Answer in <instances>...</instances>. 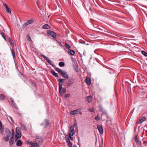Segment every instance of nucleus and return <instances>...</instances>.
<instances>
[{"mask_svg":"<svg viewBox=\"0 0 147 147\" xmlns=\"http://www.w3.org/2000/svg\"><path fill=\"white\" fill-rule=\"evenodd\" d=\"M50 123L49 121L48 120L46 119L44 121L43 123H41V125H43L45 128L47 127L49 125Z\"/></svg>","mask_w":147,"mask_h":147,"instance_id":"39448f33","label":"nucleus"},{"mask_svg":"<svg viewBox=\"0 0 147 147\" xmlns=\"http://www.w3.org/2000/svg\"><path fill=\"white\" fill-rule=\"evenodd\" d=\"M66 142L67 144L70 143V141L69 139V138H67L66 139Z\"/></svg>","mask_w":147,"mask_h":147,"instance_id":"473e14b6","label":"nucleus"},{"mask_svg":"<svg viewBox=\"0 0 147 147\" xmlns=\"http://www.w3.org/2000/svg\"><path fill=\"white\" fill-rule=\"evenodd\" d=\"M12 131L13 133L14 132V130L13 129H12Z\"/></svg>","mask_w":147,"mask_h":147,"instance_id":"5fc2aeb1","label":"nucleus"},{"mask_svg":"<svg viewBox=\"0 0 147 147\" xmlns=\"http://www.w3.org/2000/svg\"><path fill=\"white\" fill-rule=\"evenodd\" d=\"M57 43L60 46L62 47H63V42L62 43L61 42L58 41H57Z\"/></svg>","mask_w":147,"mask_h":147,"instance_id":"cd10ccee","label":"nucleus"},{"mask_svg":"<svg viewBox=\"0 0 147 147\" xmlns=\"http://www.w3.org/2000/svg\"><path fill=\"white\" fill-rule=\"evenodd\" d=\"M97 127L100 134H102L103 133V129L102 127L99 125H97Z\"/></svg>","mask_w":147,"mask_h":147,"instance_id":"6e6552de","label":"nucleus"},{"mask_svg":"<svg viewBox=\"0 0 147 147\" xmlns=\"http://www.w3.org/2000/svg\"><path fill=\"white\" fill-rule=\"evenodd\" d=\"M9 137L7 136L4 137L3 139V140L6 141H8L9 139Z\"/></svg>","mask_w":147,"mask_h":147,"instance_id":"7c9ffc66","label":"nucleus"},{"mask_svg":"<svg viewBox=\"0 0 147 147\" xmlns=\"http://www.w3.org/2000/svg\"><path fill=\"white\" fill-rule=\"evenodd\" d=\"M3 5L6 8L8 6V5L6 3H3Z\"/></svg>","mask_w":147,"mask_h":147,"instance_id":"a18cd8bd","label":"nucleus"},{"mask_svg":"<svg viewBox=\"0 0 147 147\" xmlns=\"http://www.w3.org/2000/svg\"><path fill=\"white\" fill-rule=\"evenodd\" d=\"M16 134H18L19 133H21L20 132V131L19 130V129L17 128H16Z\"/></svg>","mask_w":147,"mask_h":147,"instance_id":"e433bc0d","label":"nucleus"},{"mask_svg":"<svg viewBox=\"0 0 147 147\" xmlns=\"http://www.w3.org/2000/svg\"><path fill=\"white\" fill-rule=\"evenodd\" d=\"M74 126L73 125H72L70 126V131L69 135L73 136L74 134Z\"/></svg>","mask_w":147,"mask_h":147,"instance_id":"0eeeda50","label":"nucleus"},{"mask_svg":"<svg viewBox=\"0 0 147 147\" xmlns=\"http://www.w3.org/2000/svg\"><path fill=\"white\" fill-rule=\"evenodd\" d=\"M67 52L71 55H74L75 51L69 49L67 51Z\"/></svg>","mask_w":147,"mask_h":147,"instance_id":"f3484780","label":"nucleus"},{"mask_svg":"<svg viewBox=\"0 0 147 147\" xmlns=\"http://www.w3.org/2000/svg\"><path fill=\"white\" fill-rule=\"evenodd\" d=\"M101 143L100 144L99 147H102V145L103 144V139H102L101 140Z\"/></svg>","mask_w":147,"mask_h":147,"instance_id":"72a5a7b5","label":"nucleus"},{"mask_svg":"<svg viewBox=\"0 0 147 147\" xmlns=\"http://www.w3.org/2000/svg\"><path fill=\"white\" fill-rule=\"evenodd\" d=\"M42 142V139L40 136H36L35 142H30L29 144L31 145V147H39V144H41Z\"/></svg>","mask_w":147,"mask_h":147,"instance_id":"f257e3e1","label":"nucleus"},{"mask_svg":"<svg viewBox=\"0 0 147 147\" xmlns=\"http://www.w3.org/2000/svg\"><path fill=\"white\" fill-rule=\"evenodd\" d=\"M51 73L54 76L56 77H58L59 76L58 74L55 73L53 70H52L51 71Z\"/></svg>","mask_w":147,"mask_h":147,"instance_id":"4be33fe9","label":"nucleus"},{"mask_svg":"<svg viewBox=\"0 0 147 147\" xmlns=\"http://www.w3.org/2000/svg\"><path fill=\"white\" fill-rule=\"evenodd\" d=\"M70 95V94H66L65 95L64 97L65 98H67V97H69Z\"/></svg>","mask_w":147,"mask_h":147,"instance_id":"a19ab883","label":"nucleus"},{"mask_svg":"<svg viewBox=\"0 0 147 147\" xmlns=\"http://www.w3.org/2000/svg\"><path fill=\"white\" fill-rule=\"evenodd\" d=\"M71 83H69L68 84V86H69L70 85H71Z\"/></svg>","mask_w":147,"mask_h":147,"instance_id":"864d4df0","label":"nucleus"},{"mask_svg":"<svg viewBox=\"0 0 147 147\" xmlns=\"http://www.w3.org/2000/svg\"><path fill=\"white\" fill-rule=\"evenodd\" d=\"M0 34L1 35V36L3 37V38L6 41L5 36L4 33L3 32H0Z\"/></svg>","mask_w":147,"mask_h":147,"instance_id":"a878e982","label":"nucleus"},{"mask_svg":"<svg viewBox=\"0 0 147 147\" xmlns=\"http://www.w3.org/2000/svg\"><path fill=\"white\" fill-rule=\"evenodd\" d=\"M142 54L145 56H147V53L144 51H142Z\"/></svg>","mask_w":147,"mask_h":147,"instance_id":"2f4dec72","label":"nucleus"},{"mask_svg":"<svg viewBox=\"0 0 147 147\" xmlns=\"http://www.w3.org/2000/svg\"><path fill=\"white\" fill-rule=\"evenodd\" d=\"M32 84L34 87H36V84L34 82H32Z\"/></svg>","mask_w":147,"mask_h":147,"instance_id":"37998d69","label":"nucleus"},{"mask_svg":"<svg viewBox=\"0 0 147 147\" xmlns=\"http://www.w3.org/2000/svg\"><path fill=\"white\" fill-rule=\"evenodd\" d=\"M11 102L13 105L15 103L14 101H12V102Z\"/></svg>","mask_w":147,"mask_h":147,"instance_id":"603ef678","label":"nucleus"},{"mask_svg":"<svg viewBox=\"0 0 147 147\" xmlns=\"http://www.w3.org/2000/svg\"><path fill=\"white\" fill-rule=\"evenodd\" d=\"M14 48L12 47V49H10V50H11V54L13 56V59H14L16 58V55L15 54V53L14 51Z\"/></svg>","mask_w":147,"mask_h":147,"instance_id":"dca6fc26","label":"nucleus"},{"mask_svg":"<svg viewBox=\"0 0 147 147\" xmlns=\"http://www.w3.org/2000/svg\"><path fill=\"white\" fill-rule=\"evenodd\" d=\"M5 96L4 94H0V100H3L5 99Z\"/></svg>","mask_w":147,"mask_h":147,"instance_id":"b1692460","label":"nucleus"},{"mask_svg":"<svg viewBox=\"0 0 147 147\" xmlns=\"http://www.w3.org/2000/svg\"><path fill=\"white\" fill-rule=\"evenodd\" d=\"M14 106V107L17 109H18V108L17 106V105H16V104L15 103V104H13Z\"/></svg>","mask_w":147,"mask_h":147,"instance_id":"ea45409f","label":"nucleus"},{"mask_svg":"<svg viewBox=\"0 0 147 147\" xmlns=\"http://www.w3.org/2000/svg\"><path fill=\"white\" fill-rule=\"evenodd\" d=\"M10 100L11 102H12V101H14L13 99L12 98H11Z\"/></svg>","mask_w":147,"mask_h":147,"instance_id":"09e8293b","label":"nucleus"},{"mask_svg":"<svg viewBox=\"0 0 147 147\" xmlns=\"http://www.w3.org/2000/svg\"><path fill=\"white\" fill-rule=\"evenodd\" d=\"M50 26L48 24H45L42 27L43 29H48L50 28Z\"/></svg>","mask_w":147,"mask_h":147,"instance_id":"412c9836","label":"nucleus"},{"mask_svg":"<svg viewBox=\"0 0 147 147\" xmlns=\"http://www.w3.org/2000/svg\"><path fill=\"white\" fill-rule=\"evenodd\" d=\"M59 81L61 83L64 82V80L63 79H59Z\"/></svg>","mask_w":147,"mask_h":147,"instance_id":"f704fd0d","label":"nucleus"},{"mask_svg":"<svg viewBox=\"0 0 147 147\" xmlns=\"http://www.w3.org/2000/svg\"><path fill=\"white\" fill-rule=\"evenodd\" d=\"M146 119V118L145 117H143L141 119H140L138 121V123H142L143 121H145Z\"/></svg>","mask_w":147,"mask_h":147,"instance_id":"6ab92c4d","label":"nucleus"},{"mask_svg":"<svg viewBox=\"0 0 147 147\" xmlns=\"http://www.w3.org/2000/svg\"><path fill=\"white\" fill-rule=\"evenodd\" d=\"M13 143V137H11L9 140V145L10 146H12Z\"/></svg>","mask_w":147,"mask_h":147,"instance_id":"a211bd4d","label":"nucleus"},{"mask_svg":"<svg viewBox=\"0 0 147 147\" xmlns=\"http://www.w3.org/2000/svg\"><path fill=\"white\" fill-rule=\"evenodd\" d=\"M120 5H122V4H123V1H122L120 0Z\"/></svg>","mask_w":147,"mask_h":147,"instance_id":"de8ad7c7","label":"nucleus"},{"mask_svg":"<svg viewBox=\"0 0 147 147\" xmlns=\"http://www.w3.org/2000/svg\"><path fill=\"white\" fill-rule=\"evenodd\" d=\"M16 145L18 146H21L22 144V142L20 140H16Z\"/></svg>","mask_w":147,"mask_h":147,"instance_id":"f8f14e48","label":"nucleus"},{"mask_svg":"<svg viewBox=\"0 0 147 147\" xmlns=\"http://www.w3.org/2000/svg\"><path fill=\"white\" fill-rule=\"evenodd\" d=\"M63 84L59 83V92L61 96H62L66 91V89L65 88H62Z\"/></svg>","mask_w":147,"mask_h":147,"instance_id":"f03ea898","label":"nucleus"},{"mask_svg":"<svg viewBox=\"0 0 147 147\" xmlns=\"http://www.w3.org/2000/svg\"><path fill=\"white\" fill-rule=\"evenodd\" d=\"M0 127L1 129L2 128V129H3V125L2 124L1 122V121H0Z\"/></svg>","mask_w":147,"mask_h":147,"instance_id":"58836bf2","label":"nucleus"},{"mask_svg":"<svg viewBox=\"0 0 147 147\" xmlns=\"http://www.w3.org/2000/svg\"><path fill=\"white\" fill-rule=\"evenodd\" d=\"M21 133L16 134L15 136L16 141V140L20 138L21 137Z\"/></svg>","mask_w":147,"mask_h":147,"instance_id":"aec40b11","label":"nucleus"},{"mask_svg":"<svg viewBox=\"0 0 147 147\" xmlns=\"http://www.w3.org/2000/svg\"><path fill=\"white\" fill-rule=\"evenodd\" d=\"M78 113L81 114V111L80 109H78L71 111L70 112V114L71 115H74L78 114Z\"/></svg>","mask_w":147,"mask_h":147,"instance_id":"20e7f679","label":"nucleus"},{"mask_svg":"<svg viewBox=\"0 0 147 147\" xmlns=\"http://www.w3.org/2000/svg\"><path fill=\"white\" fill-rule=\"evenodd\" d=\"M7 10V12L8 13H11V10L10 8L8 7V6L6 8Z\"/></svg>","mask_w":147,"mask_h":147,"instance_id":"c85d7f7f","label":"nucleus"},{"mask_svg":"<svg viewBox=\"0 0 147 147\" xmlns=\"http://www.w3.org/2000/svg\"><path fill=\"white\" fill-rule=\"evenodd\" d=\"M28 40L29 41H30L31 40V39L30 37L29 36H28Z\"/></svg>","mask_w":147,"mask_h":147,"instance_id":"49530a36","label":"nucleus"},{"mask_svg":"<svg viewBox=\"0 0 147 147\" xmlns=\"http://www.w3.org/2000/svg\"><path fill=\"white\" fill-rule=\"evenodd\" d=\"M59 65L60 67H63L65 65V63L63 62H60L59 63Z\"/></svg>","mask_w":147,"mask_h":147,"instance_id":"c756f323","label":"nucleus"},{"mask_svg":"<svg viewBox=\"0 0 147 147\" xmlns=\"http://www.w3.org/2000/svg\"><path fill=\"white\" fill-rule=\"evenodd\" d=\"M55 69L58 72L59 74L61 75V76H62V75L63 74V73L64 72L62 71L60 69L57 67H56Z\"/></svg>","mask_w":147,"mask_h":147,"instance_id":"9d476101","label":"nucleus"},{"mask_svg":"<svg viewBox=\"0 0 147 147\" xmlns=\"http://www.w3.org/2000/svg\"><path fill=\"white\" fill-rule=\"evenodd\" d=\"M69 138L71 140H73V138L71 136H72L71 135H69Z\"/></svg>","mask_w":147,"mask_h":147,"instance_id":"c03bdc74","label":"nucleus"},{"mask_svg":"<svg viewBox=\"0 0 147 147\" xmlns=\"http://www.w3.org/2000/svg\"><path fill=\"white\" fill-rule=\"evenodd\" d=\"M9 41L10 43V45H11V46L12 47L14 48V43L13 42V40L11 39V38L9 37Z\"/></svg>","mask_w":147,"mask_h":147,"instance_id":"2eb2a0df","label":"nucleus"},{"mask_svg":"<svg viewBox=\"0 0 147 147\" xmlns=\"http://www.w3.org/2000/svg\"><path fill=\"white\" fill-rule=\"evenodd\" d=\"M5 133L7 136H10L11 135V133L10 130L8 129H6L5 130Z\"/></svg>","mask_w":147,"mask_h":147,"instance_id":"ddd939ff","label":"nucleus"},{"mask_svg":"<svg viewBox=\"0 0 147 147\" xmlns=\"http://www.w3.org/2000/svg\"><path fill=\"white\" fill-rule=\"evenodd\" d=\"M88 110L91 112H93L94 111V110L93 109H89Z\"/></svg>","mask_w":147,"mask_h":147,"instance_id":"c9c22d12","label":"nucleus"},{"mask_svg":"<svg viewBox=\"0 0 147 147\" xmlns=\"http://www.w3.org/2000/svg\"><path fill=\"white\" fill-rule=\"evenodd\" d=\"M86 100L89 102H90L92 101V97L90 96H88L86 98Z\"/></svg>","mask_w":147,"mask_h":147,"instance_id":"5701e85b","label":"nucleus"},{"mask_svg":"<svg viewBox=\"0 0 147 147\" xmlns=\"http://www.w3.org/2000/svg\"><path fill=\"white\" fill-rule=\"evenodd\" d=\"M61 76L63 78L66 79H68L69 78L66 72L64 71Z\"/></svg>","mask_w":147,"mask_h":147,"instance_id":"4468645a","label":"nucleus"},{"mask_svg":"<svg viewBox=\"0 0 147 147\" xmlns=\"http://www.w3.org/2000/svg\"><path fill=\"white\" fill-rule=\"evenodd\" d=\"M23 129L24 130H26V127H25L24 126V127H23Z\"/></svg>","mask_w":147,"mask_h":147,"instance_id":"3c124183","label":"nucleus"},{"mask_svg":"<svg viewBox=\"0 0 147 147\" xmlns=\"http://www.w3.org/2000/svg\"><path fill=\"white\" fill-rule=\"evenodd\" d=\"M47 33L48 34L51 35L53 38H55L57 36L55 33L53 31L47 30Z\"/></svg>","mask_w":147,"mask_h":147,"instance_id":"423d86ee","label":"nucleus"},{"mask_svg":"<svg viewBox=\"0 0 147 147\" xmlns=\"http://www.w3.org/2000/svg\"><path fill=\"white\" fill-rule=\"evenodd\" d=\"M85 82L88 85H89L91 84V80L89 78H87L85 80Z\"/></svg>","mask_w":147,"mask_h":147,"instance_id":"9b49d317","label":"nucleus"},{"mask_svg":"<svg viewBox=\"0 0 147 147\" xmlns=\"http://www.w3.org/2000/svg\"><path fill=\"white\" fill-rule=\"evenodd\" d=\"M134 140L137 143H139V141L138 139V136H136L135 137Z\"/></svg>","mask_w":147,"mask_h":147,"instance_id":"bb28decb","label":"nucleus"},{"mask_svg":"<svg viewBox=\"0 0 147 147\" xmlns=\"http://www.w3.org/2000/svg\"><path fill=\"white\" fill-rule=\"evenodd\" d=\"M65 46L66 48L68 50L71 48V46L66 42L65 43Z\"/></svg>","mask_w":147,"mask_h":147,"instance_id":"393cba45","label":"nucleus"},{"mask_svg":"<svg viewBox=\"0 0 147 147\" xmlns=\"http://www.w3.org/2000/svg\"><path fill=\"white\" fill-rule=\"evenodd\" d=\"M73 80L70 79L68 80V81L69 82H72V81H73Z\"/></svg>","mask_w":147,"mask_h":147,"instance_id":"8fccbe9b","label":"nucleus"},{"mask_svg":"<svg viewBox=\"0 0 147 147\" xmlns=\"http://www.w3.org/2000/svg\"><path fill=\"white\" fill-rule=\"evenodd\" d=\"M34 20H30L28 21V22L24 23L23 26L24 27H26L28 24H30L33 22Z\"/></svg>","mask_w":147,"mask_h":147,"instance_id":"1a4fd4ad","label":"nucleus"},{"mask_svg":"<svg viewBox=\"0 0 147 147\" xmlns=\"http://www.w3.org/2000/svg\"><path fill=\"white\" fill-rule=\"evenodd\" d=\"M40 56L41 57L44 58L47 61L52 67H55V66L53 62L50 60L48 57L42 54L40 55Z\"/></svg>","mask_w":147,"mask_h":147,"instance_id":"7ed1b4c3","label":"nucleus"},{"mask_svg":"<svg viewBox=\"0 0 147 147\" xmlns=\"http://www.w3.org/2000/svg\"><path fill=\"white\" fill-rule=\"evenodd\" d=\"M95 119L97 121H99L100 120L98 116H96L95 118Z\"/></svg>","mask_w":147,"mask_h":147,"instance_id":"4c0bfd02","label":"nucleus"},{"mask_svg":"<svg viewBox=\"0 0 147 147\" xmlns=\"http://www.w3.org/2000/svg\"><path fill=\"white\" fill-rule=\"evenodd\" d=\"M67 145H68L69 147H72V144L71 142L67 144Z\"/></svg>","mask_w":147,"mask_h":147,"instance_id":"79ce46f5","label":"nucleus"}]
</instances>
